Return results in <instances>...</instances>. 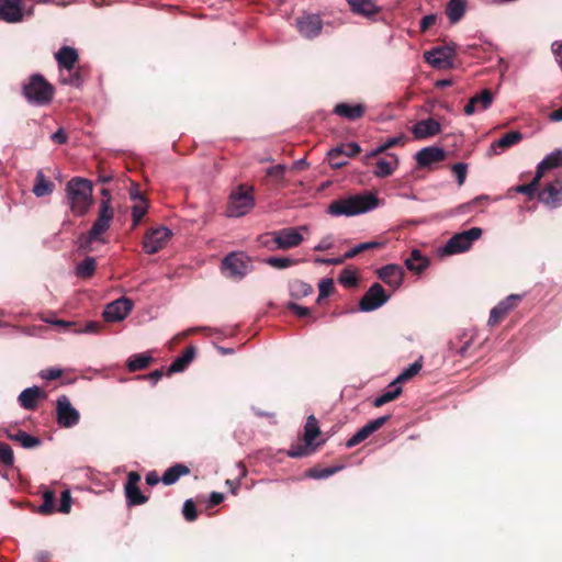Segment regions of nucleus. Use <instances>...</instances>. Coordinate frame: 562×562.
<instances>
[{
    "label": "nucleus",
    "mask_w": 562,
    "mask_h": 562,
    "mask_svg": "<svg viewBox=\"0 0 562 562\" xmlns=\"http://www.w3.org/2000/svg\"><path fill=\"white\" fill-rule=\"evenodd\" d=\"M338 281L340 284H342L345 286H355V285H357V282H358L356 274L351 270H348V269H344L340 272Z\"/></svg>",
    "instance_id": "54"
},
{
    "label": "nucleus",
    "mask_w": 562,
    "mask_h": 562,
    "mask_svg": "<svg viewBox=\"0 0 562 562\" xmlns=\"http://www.w3.org/2000/svg\"><path fill=\"white\" fill-rule=\"evenodd\" d=\"M361 147L356 142H350L347 144H341L339 146H336L331 148V155L333 156H344L345 158L352 157L360 153Z\"/></svg>",
    "instance_id": "41"
},
{
    "label": "nucleus",
    "mask_w": 562,
    "mask_h": 562,
    "mask_svg": "<svg viewBox=\"0 0 562 562\" xmlns=\"http://www.w3.org/2000/svg\"><path fill=\"white\" fill-rule=\"evenodd\" d=\"M562 166V149H555L548 154L537 166V170L541 171V175L557 167Z\"/></svg>",
    "instance_id": "33"
},
{
    "label": "nucleus",
    "mask_w": 562,
    "mask_h": 562,
    "mask_svg": "<svg viewBox=\"0 0 562 562\" xmlns=\"http://www.w3.org/2000/svg\"><path fill=\"white\" fill-rule=\"evenodd\" d=\"M55 504V495L53 492L47 491L43 495V504L38 507L41 514L47 515L53 513Z\"/></svg>",
    "instance_id": "50"
},
{
    "label": "nucleus",
    "mask_w": 562,
    "mask_h": 562,
    "mask_svg": "<svg viewBox=\"0 0 562 562\" xmlns=\"http://www.w3.org/2000/svg\"><path fill=\"white\" fill-rule=\"evenodd\" d=\"M296 27L303 37L314 38L321 34L323 21L318 14L304 13L296 19Z\"/></svg>",
    "instance_id": "14"
},
{
    "label": "nucleus",
    "mask_w": 562,
    "mask_h": 562,
    "mask_svg": "<svg viewBox=\"0 0 562 562\" xmlns=\"http://www.w3.org/2000/svg\"><path fill=\"white\" fill-rule=\"evenodd\" d=\"M404 263L409 271L420 273L429 266V259L420 250L413 249Z\"/></svg>",
    "instance_id": "26"
},
{
    "label": "nucleus",
    "mask_w": 562,
    "mask_h": 562,
    "mask_svg": "<svg viewBox=\"0 0 562 562\" xmlns=\"http://www.w3.org/2000/svg\"><path fill=\"white\" fill-rule=\"evenodd\" d=\"M380 246H381V244L378 241L361 243V244L356 245L351 249H349L347 252H345L344 258L350 259V258L356 257L358 254H360L364 250L373 249V248H376Z\"/></svg>",
    "instance_id": "48"
},
{
    "label": "nucleus",
    "mask_w": 562,
    "mask_h": 562,
    "mask_svg": "<svg viewBox=\"0 0 562 562\" xmlns=\"http://www.w3.org/2000/svg\"><path fill=\"white\" fill-rule=\"evenodd\" d=\"M101 329V324L99 322H88L83 328L76 329V334H97Z\"/></svg>",
    "instance_id": "58"
},
{
    "label": "nucleus",
    "mask_w": 562,
    "mask_h": 562,
    "mask_svg": "<svg viewBox=\"0 0 562 562\" xmlns=\"http://www.w3.org/2000/svg\"><path fill=\"white\" fill-rule=\"evenodd\" d=\"M22 93L29 103L45 106L52 102L55 89L42 75L34 74L23 83Z\"/></svg>",
    "instance_id": "4"
},
{
    "label": "nucleus",
    "mask_w": 562,
    "mask_h": 562,
    "mask_svg": "<svg viewBox=\"0 0 562 562\" xmlns=\"http://www.w3.org/2000/svg\"><path fill=\"white\" fill-rule=\"evenodd\" d=\"M171 236V229L166 226L148 229L143 240L144 251L148 255L158 252L167 245Z\"/></svg>",
    "instance_id": "9"
},
{
    "label": "nucleus",
    "mask_w": 562,
    "mask_h": 562,
    "mask_svg": "<svg viewBox=\"0 0 562 562\" xmlns=\"http://www.w3.org/2000/svg\"><path fill=\"white\" fill-rule=\"evenodd\" d=\"M252 188L239 186L229 194V201L226 210L228 217H241L248 214L255 206Z\"/></svg>",
    "instance_id": "6"
},
{
    "label": "nucleus",
    "mask_w": 562,
    "mask_h": 562,
    "mask_svg": "<svg viewBox=\"0 0 562 562\" xmlns=\"http://www.w3.org/2000/svg\"><path fill=\"white\" fill-rule=\"evenodd\" d=\"M422 367H423V361H422V358H419L416 361H414L413 363H411L406 369H404L397 375V378L394 380L395 383L400 384L405 381H408L409 379L415 376L422 370Z\"/></svg>",
    "instance_id": "44"
},
{
    "label": "nucleus",
    "mask_w": 562,
    "mask_h": 562,
    "mask_svg": "<svg viewBox=\"0 0 562 562\" xmlns=\"http://www.w3.org/2000/svg\"><path fill=\"white\" fill-rule=\"evenodd\" d=\"M333 289H334V282L331 279H329V278L322 279L318 283V292L319 293H318L317 301L319 302L321 300L329 296Z\"/></svg>",
    "instance_id": "52"
},
{
    "label": "nucleus",
    "mask_w": 562,
    "mask_h": 562,
    "mask_svg": "<svg viewBox=\"0 0 562 562\" xmlns=\"http://www.w3.org/2000/svg\"><path fill=\"white\" fill-rule=\"evenodd\" d=\"M151 357L147 353H137L128 358L127 368L130 371L135 372L143 370L149 366Z\"/></svg>",
    "instance_id": "40"
},
{
    "label": "nucleus",
    "mask_w": 562,
    "mask_h": 562,
    "mask_svg": "<svg viewBox=\"0 0 562 562\" xmlns=\"http://www.w3.org/2000/svg\"><path fill=\"white\" fill-rule=\"evenodd\" d=\"M351 11L363 16H372L379 12V7L372 0H346Z\"/></svg>",
    "instance_id": "28"
},
{
    "label": "nucleus",
    "mask_w": 562,
    "mask_h": 562,
    "mask_svg": "<svg viewBox=\"0 0 562 562\" xmlns=\"http://www.w3.org/2000/svg\"><path fill=\"white\" fill-rule=\"evenodd\" d=\"M303 259L292 258V257H268L263 259V262L274 269L283 270L290 267L296 266L302 262Z\"/></svg>",
    "instance_id": "38"
},
{
    "label": "nucleus",
    "mask_w": 562,
    "mask_h": 562,
    "mask_svg": "<svg viewBox=\"0 0 562 562\" xmlns=\"http://www.w3.org/2000/svg\"><path fill=\"white\" fill-rule=\"evenodd\" d=\"M319 435V426L318 422L315 418L314 415H310L307 417L305 427H304V440L306 443V447L297 446L292 447L288 451V456L291 458H301L304 456H307L310 453L308 447L312 446L315 438Z\"/></svg>",
    "instance_id": "13"
},
{
    "label": "nucleus",
    "mask_w": 562,
    "mask_h": 562,
    "mask_svg": "<svg viewBox=\"0 0 562 562\" xmlns=\"http://www.w3.org/2000/svg\"><path fill=\"white\" fill-rule=\"evenodd\" d=\"M222 268L228 276L241 280L252 271V261L249 256L243 251H234L224 257Z\"/></svg>",
    "instance_id": "8"
},
{
    "label": "nucleus",
    "mask_w": 562,
    "mask_h": 562,
    "mask_svg": "<svg viewBox=\"0 0 562 562\" xmlns=\"http://www.w3.org/2000/svg\"><path fill=\"white\" fill-rule=\"evenodd\" d=\"M265 237H271V240H262V245L270 250H286L300 246L303 241V235L299 228L288 227L268 233Z\"/></svg>",
    "instance_id": "7"
},
{
    "label": "nucleus",
    "mask_w": 562,
    "mask_h": 562,
    "mask_svg": "<svg viewBox=\"0 0 562 562\" xmlns=\"http://www.w3.org/2000/svg\"><path fill=\"white\" fill-rule=\"evenodd\" d=\"M389 159H379L373 173L375 177L385 178L391 176L398 165V158L394 154H389Z\"/></svg>",
    "instance_id": "29"
},
{
    "label": "nucleus",
    "mask_w": 562,
    "mask_h": 562,
    "mask_svg": "<svg viewBox=\"0 0 562 562\" xmlns=\"http://www.w3.org/2000/svg\"><path fill=\"white\" fill-rule=\"evenodd\" d=\"M133 301L122 296L109 303L103 310L102 316L106 322H121L127 317L133 310Z\"/></svg>",
    "instance_id": "12"
},
{
    "label": "nucleus",
    "mask_w": 562,
    "mask_h": 562,
    "mask_svg": "<svg viewBox=\"0 0 562 562\" xmlns=\"http://www.w3.org/2000/svg\"><path fill=\"white\" fill-rule=\"evenodd\" d=\"M329 164L333 168H341L348 164V159L344 156H333L331 149L328 151Z\"/></svg>",
    "instance_id": "60"
},
{
    "label": "nucleus",
    "mask_w": 562,
    "mask_h": 562,
    "mask_svg": "<svg viewBox=\"0 0 562 562\" xmlns=\"http://www.w3.org/2000/svg\"><path fill=\"white\" fill-rule=\"evenodd\" d=\"M522 299L519 294H510L502 300L496 306L491 310L488 325L493 326L504 318Z\"/></svg>",
    "instance_id": "19"
},
{
    "label": "nucleus",
    "mask_w": 562,
    "mask_h": 562,
    "mask_svg": "<svg viewBox=\"0 0 562 562\" xmlns=\"http://www.w3.org/2000/svg\"><path fill=\"white\" fill-rule=\"evenodd\" d=\"M542 177L543 176L541 175V171L536 170V175H535L533 179L531 180V182H529L527 184L518 186L516 188V191L518 193H522V194H527V195L535 194L536 191L538 190V186H539V182Z\"/></svg>",
    "instance_id": "47"
},
{
    "label": "nucleus",
    "mask_w": 562,
    "mask_h": 562,
    "mask_svg": "<svg viewBox=\"0 0 562 562\" xmlns=\"http://www.w3.org/2000/svg\"><path fill=\"white\" fill-rule=\"evenodd\" d=\"M97 268V261L93 257H86L75 268L76 277L80 279H89L93 276Z\"/></svg>",
    "instance_id": "36"
},
{
    "label": "nucleus",
    "mask_w": 562,
    "mask_h": 562,
    "mask_svg": "<svg viewBox=\"0 0 562 562\" xmlns=\"http://www.w3.org/2000/svg\"><path fill=\"white\" fill-rule=\"evenodd\" d=\"M378 206V196L372 192H364L333 201L327 207V213L335 217H350L368 213Z\"/></svg>",
    "instance_id": "2"
},
{
    "label": "nucleus",
    "mask_w": 562,
    "mask_h": 562,
    "mask_svg": "<svg viewBox=\"0 0 562 562\" xmlns=\"http://www.w3.org/2000/svg\"><path fill=\"white\" fill-rule=\"evenodd\" d=\"M522 139L519 131H512L493 142L487 150L488 156L501 155L505 149L518 144Z\"/></svg>",
    "instance_id": "21"
},
{
    "label": "nucleus",
    "mask_w": 562,
    "mask_h": 562,
    "mask_svg": "<svg viewBox=\"0 0 562 562\" xmlns=\"http://www.w3.org/2000/svg\"><path fill=\"white\" fill-rule=\"evenodd\" d=\"M140 475L137 472H130L127 474V481L124 486V492L127 506L130 507L143 505L148 501L147 496H145L138 487Z\"/></svg>",
    "instance_id": "15"
},
{
    "label": "nucleus",
    "mask_w": 562,
    "mask_h": 562,
    "mask_svg": "<svg viewBox=\"0 0 562 562\" xmlns=\"http://www.w3.org/2000/svg\"><path fill=\"white\" fill-rule=\"evenodd\" d=\"M451 54L447 48L436 47L425 53V60L434 67H441L449 61Z\"/></svg>",
    "instance_id": "31"
},
{
    "label": "nucleus",
    "mask_w": 562,
    "mask_h": 562,
    "mask_svg": "<svg viewBox=\"0 0 562 562\" xmlns=\"http://www.w3.org/2000/svg\"><path fill=\"white\" fill-rule=\"evenodd\" d=\"M376 273L380 280L394 290H397L403 283L404 271L403 268L397 265H386L380 268Z\"/></svg>",
    "instance_id": "20"
},
{
    "label": "nucleus",
    "mask_w": 562,
    "mask_h": 562,
    "mask_svg": "<svg viewBox=\"0 0 562 562\" xmlns=\"http://www.w3.org/2000/svg\"><path fill=\"white\" fill-rule=\"evenodd\" d=\"M54 184L46 180L44 173L38 171L33 187V193L37 196H45L52 193Z\"/></svg>",
    "instance_id": "39"
},
{
    "label": "nucleus",
    "mask_w": 562,
    "mask_h": 562,
    "mask_svg": "<svg viewBox=\"0 0 562 562\" xmlns=\"http://www.w3.org/2000/svg\"><path fill=\"white\" fill-rule=\"evenodd\" d=\"M344 467L342 465H335L324 469H311L307 472V477L315 479V480H324L328 479L329 476L334 475L338 471H340Z\"/></svg>",
    "instance_id": "46"
},
{
    "label": "nucleus",
    "mask_w": 562,
    "mask_h": 562,
    "mask_svg": "<svg viewBox=\"0 0 562 562\" xmlns=\"http://www.w3.org/2000/svg\"><path fill=\"white\" fill-rule=\"evenodd\" d=\"M334 243H333V237L330 235L328 236H325L324 238H322L317 245L314 246V250L315 251H324V250H327V249H330L333 247Z\"/></svg>",
    "instance_id": "61"
},
{
    "label": "nucleus",
    "mask_w": 562,
    "mask_h": 562,
    "mask_svg": "<svg viewBox=\"0 0 562 562\" xmlns=\"http://www.w3.org/2000/svg\"><path fill=\"white\" fill-rule=\"evenodd\" d=\"M390 419V415H384L368 422L363 427H361L352 437H350L347 442V448L356 447L366 440L373 432L379 430L387 420Z\"/></svg>",
    "instance_id": "18"
},
{
    "label": "nucleus",
    "mask_w": 562,
    "mask_h": 562,
    "mask_svg": "<svg viewBox=\"0 0 562 562\" xmlns=\"http://www.w3.org/2000/svg\"><path fill=\"white\" fill-rule=\"evenodd\" d=\"M131 198L139 199V200H142V202H144L143 196L137 191L135 193L131 192ZM146 212H147V206L145 203L136 204L133 206L132 217H133V226L134 227L140 223V221L144 217V215L146 214Z\"/></svg>",
    "instance_id": "45"
},
{
    "label": "nucleus",
    "mask_w": 562,
    "mask_h": 562,
    "mask_svg": "<svg viewBox=\"0 0 562 562\" xmlns=\"http://www.w3.org/2000/svg\"><path fill=\"white\" fill-rule=\"evenodd\" d=\"M59 81L71 87H80L82 83L81 76L78 71H74V68L60 70Z\"/></svg>",
    "instance_id": "43"
},
{
    "label": "nucleus",
    "mask_w": 562,
    "mask_h": 562,
    "mask_svg": "<svg viewBox=\"0 0 562 562\" xmlns=\"http://www.w3.org/2000/svg\"><path fill=\"white\" fill-rule=\"evenodd\" d=\"M472 98L476 99V105L480 106L479 110L481 111L487 110L493 103V94L488 89L482 90L481 93Z\"/></svg>",
    "instance_id": "49"
},
{
    "label": "nucleus",
    "mask_w": 562,
    "mask_h": 562,
    "mask_svg": "<svg viewBox=\"0 0 562 562\" xmlns=\"http://www.w3.org/2000/svg\"><path fill=\"white\" fill-rule=\"evenodd\" d=\"M404 143H405V136L398 135V136H393V137L386 138L384 140L383 145H384V148L389 149L394 146L404 145Z\"/></svg>",
    "instance_id": "62"
},
{
    "label": "nucleus",
    "mask_w": 562,
    "mask_h": 562,
    "mask_svg": "<svg viewBox=\"0 0 562 562\" xmlns=\"http://www.w3.org/2000/svg\"><path fill=\"white\" fill-rule=\"evenodd\" d=\"M401 393L402 387L398 385V383H395V381H393L384 393L374 398L373 405L375 407H381L384 404L395 400Z\"/></svg>",
    "instance_id": "37"
},
{
    "label": "nucleus",
    "mask_w": 562,
    "mask_h": 562,
    "mask_svg": "<svg viewBox=\"0 0 562 562\" xmlns=\"http://www.w3.org/2000/svg\"><path fill=\"white\" fill-rule=\"evenodd\" d=\"M24 20L22 0H0V21L20 23Z\"/></svg>",
    "instance_id": "16"
},
{
    "label": "nucleus",
    "mask_w": 562,
    "mask_h": 562,
    "mask_svg": "<svg viewBox=\"0 0 562 562\" xmlns=\"http://www.w3.org/2000/svg\"><path fill=\"white\" fill-rule=\"evenodd\" d=\"M551 50L558 63V59L562 57V41H554L551 45Z\"/></svg>",
    "instance_id": "64"
},
{
    "label": "nucleus",
    "mask_w": 562,
    "mask_h": 562,
    "mask_svg": "<svg viewBox=\"0 0 562 562\" xmlns=\"http://www.w3.org/2000/svg\"><path fill=\"white\" fill-rule=\"evenodd\" d=\"M465 12V0H450L446 8V14L451 23L461 20Z\"/></svg>",
    "instance_id": "35"
},
{
    "label": "nucleus",
    "mask_w": 562,
    "mask_h": 562,
    "mask_svg": "<svg viewBox=\"0 0 562 562\" xmlns=\"http://www.w3.org/2000/svg\"><path fill=\"white\" fill-rule=\"evenodd\" d=\"M289 286L291 296L295 299L305 297L313 293L312 285L301 280L291 282Z\"/></svg>",
    "instance_id": "42"
},
{
    "label": "nucleus",
    "mask_w": 562,
    "mask_h": 562,
    "mask_svg": "<svg viewBox=\"0 0 562 562\" xmlns=\"http://www.w3.org/2000/svg\"><path fill=\"white\" fill-rule=\"evenodd\" d=\"M539 201L550 209L562 204V177L548 183L538 194Z\"/></svg>",
    "instance_id": "17"
},
{
    "label": "nucleus",
    "mask_w": 562,
    "mask_h": 562,
    "mask_svg": "<svg viewBox=\"0 0 562 562\" xmlns=\"http://www.w3.org/2000/svg\"><path fill=\"white\" fill-rule=\"evenodd\" d=\"M195 355L194 347H189L186 349V351L179 356L177 359H175L171 364L169 366L168 372L169 373H178L182 372L193 360Z\"/></svg>",
    "instance_id": "32"
},
{
    "label": "nucleus",
    "mask_w": 562,
    "mask_h": 562,
    "mask_svg": "<svg viewBox=\"0 0 562 562\" xmlns=\"http://www.w3.org/2000/svg\"><path fill=\"white\" fill-rule=\"evenodd\" d=\"M46 397V393L43 392L38 386L34 385L31 387L24 389L19 397V405L27 411H33L37 407L38 400H44Z\"/></svg>",
    "instance_id": "22"
},
{
    "label": "nucleus",
    "mask_w": 562,
    "mask_h": 562,
    "mask_svg": "<svg viewBox=\"0 0 562 562\" xmlns=\"http://www.w3.org/2000/svg\"><path fill=\"white\" fill-rule=\"evenodd\" d=\"M71 508V495L68 490L63 491L60 496V505L58 507V512L63 514H67Z\"/></svg>",
    "instance_id": "56"
},
{
    "label": "nucleus",
    "mask_w": 562,
    "mask_h": 562,
    "mask_svg": "<svg viewBox=\"0 0 562 562\" xmlns=\"http://www.w3.org/2000/svg\"><path fill=\"white\" fill-rule=\"evenodd\" d=\"M190 473V469L182 464V463H177L170 468H168L162 476H161V482L165 484V485H172L175 484L181 476L183 475H187Z\"/></svg>",
    "instance_id": "30"
},
{
    "label": "nucleus",
    "mask_w": 562,
    "mask_h": 562,
    "mask_svg": "<svg viewBox=\"0 0 562 562\" xmlns=\"http://www.w3.org/2000/svg\"><path fill=\"white\" fill-rule=\"evenodd\" d=\"M345 260H347V259L344 258V256L337 257V258H321V257L315 258L316 263L334 265V266L341 265Z\"/></svg>",
    "instance_id": "63"
},
{
    "label": "nucleus",
    "mask_w": 562,
    "mask_h": 562,
    "mask_svg": "<svg viewBox=\"0 0 562 562\" xmlns=\"http://www.w3.org/2000/svg\"><path fill=\"white\" fill-rule=\"evenodd\" d=\"M288 308L292 311L299 317H306L311 314V310L308 307L299 305L296 303L290 302L288 304Z\"/></svg>",
    "instance_id": "59"
},
{
    "label": "nucleus",
    "mask_w": 562,
    "mask_h": 562,
    "mask_svg": "<svg viewBox=\"0 0 562 562\" xmlns=\"http://www.w3.org/2000/svg\"><path fill=\"white\" fill-rule=\"evenodd\" d=\"M66 196L70 211L76 216H82L92 204V183L87 179L75 177L66 184Z\"/></svg>",
    "instance_id": "3"
},
{
    "label": "nucleus",
    "mask_w": 562,
    "mask_h": 562,
    "mask_svg": "<svg viewBox=\"0 0 562 562\" xmlns=\"http://www.w3.org/2000/svg\"><path fill=\"white\" fill-rule=\"evenodd\" d=\"M390 299V295L385 292L380 283H373L368 291L364 293L359 303V310L361 312H372L383 306Z\"/></svg>",
    "instance_id": "11"
},
{
    "label": "nucleus",
    "mask_w": 562,
    "mask_h": 562,
    "mask_svg": "<svg viewBox=\"0 0 562 562\" xmlns=\"http://www.w3.org/2000/svg\"><path fill=\"white\" fill-rule=\"evenodd\" d=\"M334 113L350 121H355L363 115L364 106L362 104L351 105L348 103H338L334 108Z\"/></svg>",
    "instance_id": "27"
},
{
    "label": "nucleus",
    "mask_w": 562,
    "mask_h": 562,
    "mask_svg": "<svg viewBox=\"0 0 562 562\" xmlns=\"http://www.w3.org/2000/svg\"><path fill=\"white\" fill-rule=\"evenodd\" d=\"M101 194L104 196V199H102L100 202L97 220L93 222L88 233L82 234L78 239L79 248L87 251L94 250L92 245L97 241L101 244L105 243V240L102 238V235L111 227V223L114 218V211L111 206L109 191L103 189Z\"/></svg>",
    "instance_id": "1"
},
{
    "label": "nucleus",
    "mask_w": 562,
    "mask_h": 562,
    "mask_svg": "<svg viewBox=\"0 0 562 562\" xmlns=\"http://www.w3.org/2000/svg\"><path fill=\"white\" fill-rule=\"evenodd\" d=\"M182 514L186 520L193 521L198 517L195 505L192 499H187L182 506Z\"/></svg>",
    "instance_id": "55"
},
{
    "label": "nucleus",
    "mask_w": 562,
    "mask_h": 562,
    "mask_svg": "<svg viewBox=\"0 0 562 562\" xmlns=\"http://www.w3.org/2000/svg\"><path fill=\"white\" fill-rule=\"evenodd\" d=\"M440 131V123L431 117L418 121L412 128V133L417 139H425L435 136Z\"/></svg>",
    "instance_id": "23"
},
{
    "label": "nucleus",
    "mask_w": 562,
    "mask_h": 562,
    "mask_svg": "<svg viewBox=\"0 0 562 562\" xmlns=\"http://www.w3.org/2000/svg\"><path fill=\"white\" fill-rule=\"evenodd\" d=\"M80 414L71 405L66 395H60L56 401V420L60 427L71 428L79 423Z\"/></svg>",
    "instance_id": "10"
},
{
    "label": "nucleus",
    "mask_w": 562,
    "mask_h": 562,
    "mask_svg": "<svg viewBox=\"0 0 562 562\" xmlns=\"http://www.w3.org/2000/svg\"><path fill=\"white\" fill-rule=\"evenodd\" d=\"M445 150L436 146H429L417 151L415 158L420 167H428L445 159Z\"/></svg>",
    "instance_id": "24"
},
{
    "label": "nucleus",
    "mask_w": 562,
    "mask_h": 562,
    "mask_svg": "<svg viewBox=\"0 0 562 562\" xmlns=\"http://www.w3.org/2000/svg\"><path fill=\"white\" fill-rule=\"evenodd\" d=\"M63 371L59 368H48L40 372V376L44 380H56L61 375Z\"/></svg>",
    "instance_id": "57"
},
{
    "label": "nucleus",
    "mask_w": 562,
    "mask_h": 562,
    "mask_svg": "<svg viewBox=\"0 0 562 562\" xmlns=\"http://www.w3.org/2000/svg\"><path fill=\"white\" fill-rule=\"evenodd\" d=\"M483 231L480 227H472L454 234L448 241L439 248V254L442 256H451L468 251L474 241L482 237Z\"/></svg>",
    "instance_id": "5"
},
{
    "label": "nucleus",
    "mask_w": 562,
    "mask_h": 562,
    "mask_svg": "<svg viewBox=\"0 0 562 562\" xmlns=\"http://www.w3.org/2000/svg\"><path fill=\"white\" fill-rule=\"evenodd\" d=\"M451 170L457 178L458 184L462 186L465 182L468 165L465 162H457L451 167Z\"/></svg>",
    "instance_id": "53"
},
{
    "label": "nucleus",
    "mask_w": 562,
    "mask_h": 562,
    "mask_svg": "<svg viewBox=\"0 0 562 562\" xmlns=\"http://www.w3.org/2000/svg\"><path fill=\"white\" fill-rule=\"evenodd\" d=\"M11 440L18 441L23 448L33 449L38 447L42 441L38 437L32 436L23 430H18L14 434H8Z\"/></svg>",
    "instance_id": "34"
},
{
    "label": "nucleus",
    "mask_w": 562,
    "mask_h": 562,
    "mask_svg": "<svg viewBox=\"0 0 562 562\" xmlns=\"http://www.w3.org/2000/svg\"><path fill=\"white\" fill-rule=\"evenodd\" d=\"M0 462L11 467L14 462L13 451L8 443L0 442Z\"/></svg>",
    "instance_id": "51"
},
{
    "label": "nucleus",
    "mask_w": 562,
    "mask_h": 562,
    "mask_svg": "<svg viewBox=\"0 0 562 562\" xmlns=\"http://www.w3.org/2000/svg\"><path fill=\"white\" fill-rule=\"evenodd\" d=\"M59 71L63 69H70L75 67L78 61V53L74 47L63 46L55 55Z\"/></svg>",
    "instance_id": "25"
}]
</instances>
